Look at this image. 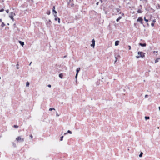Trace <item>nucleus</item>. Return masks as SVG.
Masks as SVG:
<instances>
[{"instance_id": "nucleus-31", "label": "nucleus", "mask_w": 160, "mask_h": 160, "mask_svg": "<svg viewBox=\"0 0 160 160\" xmlns=\"http://www.w3.org/2000/svg\"><path fill=\"white\" fill-rule=\"evenodd\" d=\"M14 127L15 128H18V126L17 125H14Z\"/></svg>"}, {"instance_id": "nucleus-13", "label": "nucleus", "mask_w": 160, "mask_h": 160, "mask_svg": "<svg viewBox=\"0 0 160 160\" xmlns=\"http://www.w3.org/2000/svg\"><path fill=\"white\" fill-rule=\"evenodd\" d=\"M52 22L51 21V20H49V21H48V22L47 24V25H51V23Z\"/></svg>"}, {"instance_id": "nucleus-41", "label": "nucleus", "mask_w": 160, "mask_h": 160, "mask_svg": "<svg viewBox=\"0 0 160 160\" xmlns=\"http://www.w3.org/2000/svg\"><path fill=\"white\" fill-rule=\"evenodd\" d=\"M159 110H160V106L158 107Z\"/></svg>"}, {"instance_id": "nucleus-24", "label": "nucleus", "mask_w": 160, "mask_h": 160, "mask_svg": "<svg viewBox=\"0 0 160 160\" xmlns=\"http://www.w3.org/2000/svg\"><path fill=\"white\" fill-rule=\"evenodd\" d=\"M144 20L145 21L147 22H148V19H147L145 17L144 18Z\"/></svg>"}, {"instance_id": "nucleus-21", "label": "nucleus", "mask_w": 160, "mask_h": 160, "mask_svg": "<svg viewBox=\"0 0 160 160\" xmlns=\"http://www.w3.org/2000/svg\"><path fill=\"white\" fill-rule=\"evenodd\" d=\"M55 110V108H49V111H52V110Z\"/></svg>"}, {"instance_id": "nucleus-33", "label": "nucleus", "mask_w": 160, "mask_h": 160, "mask_svg": "<svg viewBox=\"0 0 160 160\" xmlns=\"http://www.w3.org/2000/svg\"><path fill=\"white\" fill-rule=\"evenodd\" d=\"M128 47H129V50H131V47L130 46H128Z\"/></svg>"}, {"instance_id": "nucleus-38", "label": "nucleus", "mask_w": 160, "mask_h": 160, "mask_svg": "<svg viewBox=\"0 0 160 160\" xmlns=\"http://www.w3.org/2000/svg\"><path fill=\"white\" fill-rule=\"evenodd\" d=\"M67 133H68L67 132L65 133H64V135H66Z\"/></svg>"}, {"instance_id": "nucleus-50", "label": "nucleus", "mask_w": 160, "mask_h": 160, "mask_svg": "<svg viewBox=\"0 0 160 160\" xmlns=\"http://www.w3.org/2000/svg\"><path fill=\"white\" fill-rule=\"evenodd\" d=\"M124 15V14L123 13H122V15Z\"/></svg>"}, {"instance_id": "nucleus-10", "label": "nucleus", "mask_w": 160, "mask_h": 160, "mask_svg": "<svg viewBox=\"0 0 160 160\" xmlns=\"http://www.w3.org/2000/svg\"><path fill=\"white\" fill-rule=\"evenodd\" d=\"M139 45L142 47H145L146 46V43L142 44L141 43H140Z\"/></svg>"}, {"instance_id": "nucleus-11", "label": "nucleus", "mask_w": 160, "mask_h": 160, "mask_svg": "<svg viewBox=\"0 0 160 160\" xmlns=\"http://www.w3.org/2000/svg\"><path fill=\"white\" fill-rule=\"evenodd\" d=\"M160 59V58H157L155 61V63H157L159 61V60Z\"/></svg>"}, {"instance_id": "nucleus-30", "label": "nucleus", "mask_w": 160, "mask_h": 160, "mask_svg": "<svg viewBox=\"0 0 160 160\" xmlns=\"http://www.w3.org/2000/svg\"><path fill=\"white\" fill-rule=\"evenodd\" d=\"M148 95H146L145 96V98H146L148 97Z\"/></svg>"}, {"instance_id": "nucleus-15", "label": "nucleus", "mask_w": 160, "mask_h": 160, "mask_svg": "<svg viewBox=\"0 0 160 160\" xmlns=\"http://www.w3.org/2000/svg\"><path fill=\"white\" fill-rule=\"evenodd\" d=\"M5 24L3 22H2V24L1 25V26L2 27H3L4 26H5Z\"/></svg>"}, {"instance_id": "nucleus-23", "label": "nucleus", "mask_w": 160, "mask_h": 160, "mask_svg": "<svg viewBox=\"0 0 160 160\" xmlns=\"http://www.w3.org/2000/svg\"><path fill=\"white\" fill-rule=\"evenodd\" d=\"M47 13L48 14V15H49L50 13V11H47Z\"/></svg>"}, {"instance_id": "nucleus-9", "label": "nucleus", "mask_w": 160, "mask_h": 160, "mask_svg": "<svg viewBox=\"0 0 160 160\" xmlns=\"http://www.w3.org/2000/svg\"><path fill=\"white\" fill-rule=\"evenodd\" d=\"M19 42L21 46H22V47L24 45V43L23 42L19 41Z\"/></svg>"}, {"instance_id": "nucleus-5", "label": "nucleus", "mask_w": 160, "mask_h": 160, "mask_svg": "<svg viewBox=\"0 0 160 160\" xmlns=\"http://www.w3.org/2000/svg\"><path fill=\"white\" fill-rule=\"evenodd\" d=\"M142 20L143 19L141 17H139L137 19V22H139L141 24H142Z\"/></svg>"}, {"instance_id": "nucleus-47", "label": "nucleus", "mask_w": 160, "mask_h": 160, "mask_svg": "<svg viewBox=\"0 0 160 160\" xmlns=\"http://www.w3.org/2000/svg\"><path fill=\"white\" fill-rule=\"evenodd\" d=\"M17 66H18V64H17L16 65Z\"/></svg>"}, {"instance_id": "nucleus-3", "label": "nucleus", "mask_w": 160, "mask_h": 160, "mask_svg": "<svg viewBox=\"0 0 160 160\" xmlns=\"http://www.w3.org/2000/svg\"><path fill=\"white\" fill-rule=\"evenodd\" d=\"M16 140L18 142H23L24 140V138L22 136H18L16 138Z\"/></svg>"}, {"instance_id": "nucleus-28", "label": "nucleus", "mask_w": 160, "mask_h": 160, "mask_svg": "<svg viewBox=\"0 0 160 160\" xmlns=\"http://www.w3.org/2000/svg\"><path fill=\"white\" fill-rule=\"evenodd\" d=\"M116 10H117V12H119V11H120V9L118 8H117L116 9Z\"/></svg>"}, {"instance_id": "nucleus-7", "label": "nucleus", "mask_w": 160, "mask_h": 160, "mask_svg": "<svg viewBox=\"0 0 160 160\" xmlns=\"http://www.w3.org/2000/svg\"><path fill=\"white\" fill-rule=\"evenodd\" d=\"M80 69V68H77V70H76L77 73H76V78H77V77L78 75V73Z\"/></svg>"}, {"instance_id": "nucleus-2", "label": "nucleus", "mask_w": 160, "mask_h": 160, "mask_svg": "<svg viewBox=\"0 0 160 160\" xmlns=\"http://www.w3.org/2000/svg\"><path fill=\"white\" fill-rule=\"evenodd\" d=\"M15 13L11 12L10 13L9 15V18L13 21H14V20L13 18V17L15 16Z\"/></svg>"}, {"instance_id": "nucleus-39", "label": "nucleus", "mask_w": 160, "mask_h": 160, "mask_svg": "<svg viewBox=\"0 0 160 160\" xmlns=\"http://www.w3.org/2000/svg\"><path fill=\"white\" fill-rule=\"evenodd\" d=\"M73 4H71V6H72V7L73 6Z\"/></svg>"}, {"instance_id": "nucleus-20", "label": "nucleus", "mask_w": 160, "mask_h": 160, "mask_svg": "<svg viewBox=\"0 0 160 160\" xmlns=\"http://www.w3.org/2000/svg\"><path fill=\"white\" fill-rule=\"evenodd\" d=\"M138 13H141L142 12V11L141 10L139 9L138 11Z\"/></svg>"}, {"instance_id": "nucleus-49", "label": "nucleus", "mask_w": 160, "mask_h": 160, "mask_svg": "<svg viewBox=\"0 0 160 160\" xmlns=\"http://www.w3.org/2000/svg\"><path fill=\"white\" fill-rule=\"evenodd\" d=\"M17 69H18L19 68H18V67H17Z\"/></svg>"}, {"instance_id": "nucleus-42", "label": "nucleus", "mask_w": 160, "mask_h": 160, "mask_svg": "<svg viewBox=\"0 0 160 160\" xmlns=\"http://www.w3.org/2000/svg\"><path fill=\"white\" fill-rule=\"evenodd\" d=\"M115 58H116V61H115V62H116L117 61V58L116 57H115Z\"/></svg>"}, {"instance_id": "nucleus-52", "label": "nucleus", "mask_w": 160, "mask_h": 160, "mask_svg": "<svg viewBox=\"0 0 160 160\" xmlns=\"http://www.w3.org/2000/svg\"><path fill=\"white\" fill-rule=\"evenodd\" d=\"M66 57V56H65L64 57V58H65Z\"/></svg>"}, {"instance_id": "nucleus-29", "label": "nucleus", "mask_w": 160, "mask_h": 160, "mask_svg": "<svg viewBox=\"0 0 160 160\" xmlns=\"http://www.w3.org/2000/svg\"><path fill=\"white\" fill-rule=\"evenodd\" d=\"M151 26L152 27H153L154 26V23H151Z\"/></svg>"}, {"instance_id": "nucleus-6", "label": "nucleus", "mask_w": 160, "mask_h": 160, "mask_svg": "<svg viewBox=\"0 0 160 160\" xmlns=\"http://www.w3.org/2000/svg\"><path fill=\"white\" fill-rule=\"evenodd\" d=\"M54 20L56 21H58V23L59 24L60 23V18H58V17H56L55 18Z\"/></svg>"}, {"instance_id": "nucleus-32", "label": "nucleus", "mask_w": 160, "mask_h": 160, "mask_svg": "<svg viewBox=\"0 0 160 160\" xmlns=\"http://www.w3.org/2000/svg\"><path fill=\"white\" fill-rule=\"evenodd\" d=\"M4 9H2L1 10H0V12H2V11H4Z\"/></svg>"}, {"instance_id": "nucleus-45", "label": "nucleus", "mask_w": 160, "mask_h": 160, "mask_svg": "<svg viewBox=\"0 0 160 160\" xmlns=\"http://www.w3.org/2000/svg\"><path fill=\"white\" fill-rule=\"evenodd\" d=\"M31 63H32V62H31L30 63V64H29V65H31Z\"/></svg>"}, {"instance_id": "nucleus-40", "label": "nucleus", "mask_w": 160, "mask_h": 160, "mask_svg": "<svg viewBox=\"0 0 160 160\" xmlns=\"http://www.w3.org/2000/svg\"><path fill=\"white\" fill-rule=\"evenodd\" d=\"M98 3H99V2H98L96 4L97 5H98Z\"/></svg>"}, {"instance_id": "nucleus-27", "label": "nucleus", "mask_w": 160, "mask_h": 160, "mask_svg": "<svg viewBox=\"0 0 160 160\" xmlns=\"http://www.w3.org/2000/svg\"><path fill=\"white\" fill-rule=\"evenodd\" d=\"M153 23H154L156 22V20L155 19H154L152 20Z\"/></svg>"}, {"instance_id": "nucleus-4", "label": "nucleus", "mask_w": 160, "mask_h": 160, "mask_svg": "<svg viewBox=\"0 0 160 160\" xmlns=\"http://www.w3.org/2000/svg\"><path fill=\"white\" fill-rule=\"evenodd\" d=\"M95 45V40L94 39H93L92 41V44H91V46L93 48H94Z\"/></svg>"}, {"instance_id": "nucleus-35", "label": "nucleus", "mask_w": 160, "mask_h": 160, "mask_svg": "<svg viewBox=\"0 0 160 160\" xmlns=\"http://www.w3.org/2000/svg\"><path fill=\"white\" fill-rule=\"evenodd\" d=\"M48 87H49V88L51 87V85L50 84L48 85Z\"/></svg>"}, {"instance_id": "nucleus-8", "label": "nucleus", "mask_w": 160, "mask_h": 160, "mask_svg": "<svg viewBox=\"0 0 160 160\" xmlns=\"http://www.w3.org/2000/svg\"><path fill=\"white\" fill-rule=\"evenodd\" d=\"M119 41H115V46H117L119 45Z\"/></svg>"}, {"instance_id": "nucleus-16", "label": "nucleus", "mask_w": 160, "mask_h": 160, "mask_svg": "<svg viewBox=\"0 0 160 160\" xmlns=\"http://www.w3.org/2000/svg\"><path fill=\"white\" fill-rule=\"evenodd\" d=\"M63 77V74L62 73L60 74H59V77L61 78H62Z\"/></svg>"}, {"instance_id": "nucleus-36", "label": "nucleus", "mask_w": 160, "mask_h": 160, "mask_svg": "<svg viewBox=\"0 0 160 160\" xmlns=\"http://www.w3.org/2000/svg\"><path fill=\"white\" fill-rule=\"evenodd\" d=\"M54 16L55 17V18H56V17H58L57 16V15H56V14L54 15Z\"/></svg>"}, {"instance_id": "nucleus-17", "label": "nucleus", "mask_w": 160, "mask_h": 160, "mask_svg": "<svg viewBox=\"0 0 160 160\" xmlns=\"http://www.w3.org/2000/svg\"><path fill=\"white\" fill-rule=\"evenodd\" d=\"M29 82H27L26 84V86L27 87H28L29 86Z\"/></svg>"}, {"instance_id": "nucleus-25", "label": "nucleus", "mask_w": 160, "mask_h": 160, "mask_svg": "<svg viewBox=\"0 0 160 160\" xmlns=\"http://www.w3.org/2000/svg\"><path fill=\"white\" fill-rule=\"evenodd\" d=\"M140 1H142L143 2H147V0H140Z\"/></svg>"}, {"instance_id": "nucleus-19", "label": "nucleus", "mask_w": 160, "mask_h": 160, "mask_svg": "<svg viewBox=\"0 0 160 160\" xmlns=\"http://www.w3.org/2000/svg\"><path fill=\"white\" fill-rule=\"evenodd\" d=\"M143 153L142 152H141L140 154L139 155V157L141 158L142 157Z\"/></svg>"}, {"instance_id": "nucleus-48", "label": "nucleus", "mask_w": 160, "mask_h": 160, "mask_svg": "<svg viewBox=\"0 0 160 160\" xmlns=\"http://www.w3.org/2000/svg\"><path fill=\"white\" fill-rule=\"evenodd\" d=\"M9 25V23H8V24H7V25Z\"/></svg>"}, {"instance_id": "nucleus-14", "label": "nucleus", "mask_w": 160, "mask_h": 160, "mask_svg": "<svg viewBox=\"0 0 160 160\" xmlns=\"http://www.w3.org/2000/svg\"><path fill=\"white\" fill-rule=\"evenodd\" d=\"M53 12H54L55 14L57 13V12L55 10V6L53 7Z\"/></svg>"}, {"instance_id": "nucleus-12", "label": "nucleus", "mask_w": 160, "mask_h": 160, "mask_svg": "<svg viewBox=\"0 0 160 160\" xmlns=\"http://www.w3.org/2000/svg\"><path fill=\"white\" fill-rule=\"evenodd\" d=\"M122 17L120 16L118 18L116 19V21L117 22H118L119 20L122 18Z\"/></svg>"}, {"instance_id": "nucleus-1", "label": "nucleus", "mask_w": 160, "mask_h": 160, "mask_svg": "<svg viewBox=\"0 0 160 160\" xmlns=\"http://www.w3.org/2000/svg\"><path fill=\"white\" fill-rule=\"evenodd\" d=\"M138 55L136 56V58L137 59H138L141 57L142 58H143L145 57V53L143 52L139 51L138 52Z\"/></svg>"}, {"instance_id": "nucleus-34", "label": "nucleus", "mask_w": 160, "mask_h": 160, "mask_svg": "<svg viewBox=\"0 0 160 160\" xmlns=\"http://www.w3.org/2000/svg\"><path fill=\"white\" fill-rule=\"evenodd\" d=\"M6 12L7 13H8L9 12V10L8 9V10H6Z\"/></svg>"}, {"instance_id": "nucleus-46", "label": "nucleus", "mask_w": 160, "mask_h": 160, "mask_svg": "<svg viewBox=\"0 0 160 160\" xmlns=\"http://www.w3.org/2000/svg\"><path fill=\"white\" fill-rule=\"evenodd\" d=\"M30 137L32 138V135L30 136Z\"/></svg>"}, {"instance_id": "nucleus-26", "label": "nucleus", "mask_w": 160, "mask_h": 160, "mask_svg": "<svg viewBox=\"0 0 160 160\" xmlns=\"http://www.w3.org/2000/svg\"><path fill=\"white\" fill-rule=\"evenodd\" d=\"M63 136H62V137H61L60 138V141H62V140H63Z\"/></svg>"}, {"instance_id": "nucleus-44", "label": "nucleus", "mask_w": 160, "mask_h": 160, "mask_svg": "<svg viewBox=\"0 0 160 160\" xmlns=\"http://www.w3.org/2000/svg\"><path fill=\"white\" fill-rule=\"evenodd\" d=\"M2 19H0V22H2Z\"/></svg>"}, {"instance_id": "nucleus-51", "label": "nucleus", "mask_w": 160, "mask_h": 160, "mask_svg": "<svg viewBox=\"0 0 160 160\" xmlns=\"http://www.w3.org/2000/svg\"><path fill=\"white\" fill-rule=\"evenodd\" d=\"M100 1H101V2H102V0H100Z\"/></svg>"}, {"instance_id": "nucleus-43", "label": "nucleus", "mask_w": 160, "mask_h": 160, "mask_svg": "<svg viewBox=\"0 0 160 160\" xmlns=\"http://www.w3.org/2000/svg\"><path fill=\"white\" fill-rule=\"evenodd\" d=\"M56 115H57V116H59V115L57 113L56 114Z\"/></svg>"}, {"instance_id": "nucleus-18", "label": "nucleus", "mask_w": 160, "mask_h": 160, "mask_svg": "<svg viewBox=\"0 0 160 160\" xmlns=\"http://www.w3.org/2000/svg\"><path fill=\"white\" fill-rule=\"evenodd\" d=\"M149 118H150L149 117H147V116L145 117V119L146 120L149 119Z\"/></svg>"}, {"instance_id": "nucleus-37", "label": "nucleus", "mask_w": 160, "mask_h": 160, "mask_svg": "<svg viewBox=\"0 0 160 160\" xmlns=\"http://www.w3.org/2000/svg\"><path fill=\"white\" fill-rule=\"evenodd\" d=\"M153 52L154 53H157L158 52V51H154Z\"/></svg>"}, {"instance_id": "nucleus-22", "label": "nucleus", "mask_w": 160, "mask_h": 160, "mask_svg": "<svg viewBox=\"0 0 160 160\" xmlns=\"http://www.w3.org/2000/svg\"><path fill=\"white\" fill-rule=\"evenodd\" d=\"M67 133H70V134H72V132H71V131L70 130H68L67 131Z\"/></svg>"}]
</instances>
